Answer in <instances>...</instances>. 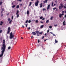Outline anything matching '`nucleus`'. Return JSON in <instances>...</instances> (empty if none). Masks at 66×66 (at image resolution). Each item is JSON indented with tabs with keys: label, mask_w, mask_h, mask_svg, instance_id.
Instances as JSON below:
<instances>
[{
	"label": "nucleus",
	"mask_w": 66,
	"mask_h": 66,
	"mask_svg": "<svg viewBox=\"0 0 66 66\" xmlns=\"http://www.w3.org/2000/svg\"><path fill=\"white\" fill-rule=\"evenodd\" d=\"M3 44L2 47H1V49H4L5 50V48H6V45H5V40L4 39L3 40Z\"/></svg>",
	"instance_id": "f257e3e1"
},
{
	"label": "nucleus",
	"mask_w": 66,
	"mask_h": 66,
	"mask_svg": "<svg viewBox=\"0 0 66 66\" xmlns=\"http://www.w3.org/2000/svg\"><path fill=\"white\" fill-rule=\"evenodd\" d=\"M14 35H15V33H12V32H11L10 34V38L12 39L14 37Z\"/></svg>",
	"instance_id": "f03ea898"
},
{
	"label": "nucleus",
	"mask_w": 66,
	"mask_h": 66,
	"mask_svg": "<svg viewBox=\"0 0 66 66\" xmlns=\"http://www.w3.org/2000/svg\"><path fill=\"white\" fill-rule=\"evenodd\" d=\"M2 50L1 52L2 53L0 55V57H2L3 56V55L4 54V52H5V50H4V49H2V48H1Z\"/></svg>",
	"instance_id": "7ed1b4c3"
},
{
	"label": "nucleus",
	"mask_w": 66,
	"mask_h": 66,
	"mask_svg": "<svg viewBox=\"0 0 66 66\" xmlns=\"http://www.w3.org/2000/svg\"><path fill=\"white\" fill-rule=\"evenodd\" d=\"M36 33L37 34V35L38 36H39V35H38V34H39V35H40V34H43V32H40L39 31H36Z\"/></svg>",
	"instance_id": "20e7f679"
},
{
	"label": "nucleus",
	"mask_w": 66,
	"mask_h": 66,
	"mask_svg": "<svg viewBox=\"0 0 66 66\" xmlns=\"http://www.w3.org/2000/svg\"><path fill=\"white\" fill-rule=\"evenodd\" d=\"M60 5L61 6H59V10H61L62 9V7H63V6L62 4H61Z\"/></svg>",
	"instance_id": "39448f33"
},
{
	"label": "nucleus",
	"mask_w": 66,
	"mask_h": 66,
	"mask_svg": "<svg viewBox=\"0 0 66 66\" xmlns=\"http://www.w3.org/2000/svg\"><path fill=\"white\" fill-rule=\"evenodd\" d=\"M38 3H39V1H37L36 2H35V6H38Z\"/></svg>",
	"instance_id": "423d86ee"
},
{
	"label": "nucleus",
	"mask_w": 66,
	"mask_h": 66,
	"mask_svg": "<svg viewBox=\"0 0 66 66\" xmlns=\"http://www.w3.org/2000/svg\"><path fill=\"white\" fill-rule=\"evenodd\" d=\"M10 27H9L8 28V31L7 32V34H9L10 32Z\"/></svg>",
	"instance_id": "0eeeda50"
},
{
	"label": "nucleus",
	"mask_w": 66,
	"mask_h": 66,
	"mask_svg": "<svg viewBox=\"0 0 66 66\" xmlns=\"http://www.w3.org/2000/svg\"><path fill=\"white\" fill-rule=\"evenodd\" d=\"M50 5H48L47 6V9L48 10H49V9H50Z\"/></svg>",
	"instance_id": "6e6552de"
},
{
	"label": "nucleus",
	"mask_w": 66,
	"mask_h": 66,
	"mask_svg": "<svg viewBox=\"0 0 66 66\" xmlns=\"http://www.w3.org/2000/svg\"><path fill=\"white\" fill-rule=\"evenodd\" d=\"M32 34H33V35H36V32L33 31L32 32Z\"/></svg>",
	"instance_id": "1a4fd4ad"
},
{
	"label": "nucleus",
	"mask_w": 66,
	"mask_h": 66,
	"mask_svg": "<svg viewBox=\"0 0 66 66\" xmlns=\"http://www.w3.org/2000/svg\"><path fill=\"white\" fill-rule=\"evenodd\" d=\"M40 7H43L42 3H41L40 4Z\"/></svg>",
	"instance_id": "9d476101"
},
{
	"label": "nucleus",
	"mask_w": 66,
	"mask_h": 66,
	"mask_svg": "<svg viewBox=\"0 0 66 66\" xmlns=\"http://www.w3.org/2000/svg\"><path fill=\"white\" fill-rule=\"evenodd\" d=\"M3 24V22L2 21L1 22V23H0V26H2V24Z\"/></svg>",
	"instance_id": "9b49d317"
},
{
	"label": "nucleus",
	"mask_w": 66,
	"mask_h": 66,
	"mask_svg": "<svg viewBox=\"0 0 66 66\" xmlns=\"http://www.w3.org/2000/svg\"><path fill=\"white\" fill-rule=\"evenodd\" d=\"M47 1H48V0H46L45 1H44V3H47Z\"/></svg>",
	"instance_id": "f8f14e48"
},
{
	"label": "nucleus",
	"mask_w": 66,
	"mask_h": 66,
	"mask_svg": "<svg viewBox=\"0 0 66 66\" xmlns=\"http://www.w3.org/2000/svg\"><path fill=\"white\" fill-rule=\"evenodd\" d=\"M29 11H27V15H29Z\"/></svg>",
	"instance_id": "ddd939ff"
},
{
	"label": "nucleus",
	"mask_w": 66,
	"mask_h": 66,
	"mask_svg": "<svg viewBox=\"0 0 66 66\" xmlns=\"http://www.w3.org/2000/svg\"><path fill=\"white\" fill-rule=\"evenodd\" d=\"M62 15L61 14H60L59 15V17L60 18H62Z\"/></svg>",
	"instance_id": "4468645a"
},
{
	"label": "nucleus",
	"mask_w": 66,
	"mask_h": 66,
	"mask_svg": "<svg viewBox=\"0 0 66 66\" xmlns=\"http://www.w3.org/2000/svg\"><path fill=\"white\" fill-rule=\"evenodd\" d=\"M19 5H18L16 6V9H19Z\"/></svg>",
	"instance_id": "2eb2a0df"
},
{
	"label": "nucleus",
	"mask_w": 66,
	"mask_h": 66,
	"mask_svg": "<svg viewBox=\"0 0 66 66\" xmlns=\"http://www.w3.org/2000/svg\"><path fill=\"white\" fill-rule=\"evenodd\" d=\"M49 20H47L46 21V23H49Z\"/></svg>",
	"instance_id": "dca6fc26"
},
{
	"label": "nucleus",
	"mask_w": 66,
	"mask_h": 66,
	"mask_svg": "<svg viewBox=\"0 0 66 66\" xmlns=\"http://www.w3.org/2000/svg\"><path fill=\"white\" fill-rule=\"evenodd\" d=\"M44 25H41L40 27V28H43L44 27Z\"/></svg>",
	"instance_id": "f3484780"
},
{
	"label": "nucleus",
	"mask_w": 66,
	"mask_h": 66,
	"mask_svg": "<svg viewBox=\"0 0 66 66\" xmlns=\"http://www.w3.org/2000/svg\"><path fill=\"white\" fill-rule=\"evenodd\" d=\"M18 13H19V10H17L16 13V15H17Z\"/></svg>",
	"instance_id": "a211bd4d"
},
{
	"label": "nucleus",
	"mask_w": 66,
	"mask_h": 66,
	"mask_svg": "<svg viewBox=\"0 0 66 66\" xmlns=\"http://www.w3.org/2000/svg\"><path fill=\"white\" fill-rule=\"evenodd\" d=\"M3 3V2H2L0 1V5H2Z\"/></svg>",
	"instance_id": "6ab92c4d"
},
{
	"label": "nucleus",
	"mask_w": 66,
	"mask_h": 66,
	"mask_svg": "<svg viewBox=\"0 0 66 66\" xmlns=\"http://www.w3.org/2000/svg\"><path fill=\"white\" fill-rule=\"evenodd\" d=\"M12 20H11L10 21H9V23H10V24H11L12 23Z\"/></svg>",
	"instance_id": "aec40b11"
},
{
	"label": "nucleus",
	"mask_w": 66,
	"mask_h": 66,
	"mask_svg": "<svg viewBox=\"0 0 66 66\" xmlns=\"http://www.w3.org/2000/svg\"><path fill=\"white\" fill-rule=\"evenodd\" d=\"M55 43H57L58 42V41L57 40H56L55 39Z\"/></svg>",
	"instance_id": "412c9836"
},
{
	"label": "nucleus",
	"mask_w": 66,
	"mask_h": 66,
	"mask_svg": "<svg viewBox=\"0 0 66 66\" xmlns=\"http://www.w3.org/2000/svg\"><path fill=\"white\" fill-rule=\"evenodd\" d=\"M31 22V21L30 20H29L28 21V23H30Z\"/></svg>",
	"instance_id": "4be33fe9"
},
{
	"label": "nucleus",
	"mask_w": 66,
	"mask_h": 66,
	"mask_svg": "<svg viewBox=\"0 0 66 66\" xmlns=\"http://www.w3.org/2000/svg\"><path fill=\"white\" fill-rule=\"evenodd\" d=\"M11 47L10 46H9L8 47V50H10V49H11Z\"/></svg>",
	"instance_id": "5701e85b"
},
{
	"label": "nucleus",
	"mask_w": 66,
	"mask_h": 66,
	"mask_svg": "<svg viewBox=\"0 0 66 66\" xmlns=\"http://www.w3.org/2000/svg\"><path fill=\"white\" fill-rule=\"evenodd\" d=\"M15 6H16V5H13L12 6V8H14Z\"/></svg>",
	"instance_id": "b1692460"
},
{
	"label": "nucleus",
	"mask_w": 66,
	"mask_h": 66,
	"mask_svg": "<svg viewBox=\"0 0 66 66\" xmlns=\"http://www.w3.org/2000/svg\"><path fill=\"white\" fill-rule=\"evenodd\" d=\"M17 18H18V17H19V14H17Z\"/></svg>",
	"instance_id": "393cba45"
},
{
	"label": "nucleus",
	"mask_w": 66,
	"mask_h": 66,
	"mask_svg": "<svg viewBox=\"0 0 66 66\" xmlns=\"http://www.w3.org/2000/svg\"><path fill=\"white\" fill-rule=\"evenodd\" d=\"M8 21H11V19L10 18H9L8 19Z\"/></svg>",
	"instance_id": "a878e982"
},
{
	"label": "nucleus",
	"mask_w": 66,
	"mask_h": 66,
	"mask_svg": "<svg viewBox=\"0 0 66 66\" xmlns=\"http://www.w3.org/2000/svg\"><path fill=\"white\" fill-rule=\"evenodd\" d=\"M35 22L36 23H38V20H36L35 21Z\"/></svg>",
	"instance_id": "bb28decb"
},
{
	"label": "nucleus",
	"mask_w": 66,
	"mask_h": 66,
	"mask_svg": "<svg viewBox=\"0 0 66 66\" xmlns=\"http://www.w3.org/2000/svg\"><path fill=\"white\" fill-rule=\"evenodd\" d=\"M31 4H32V2H30L29 5V6H31Z\"/></svg>",
	"instance_id": "cd10ccee"
},
{
	"label": "nucleus",
	"mask_w": 66,
	"mask_h": 66,
	"mask_svg": "<svg viewBox=\"0 0 66 66\" xmlns=\"http://www.w3.org/2000/svg\"><path fill=\"white\" fill-rule=\"evenodd\" d=\"M53 19V16H52L50 18L51 20H52V19Z\"/></svg>",
	"instance_id": "c85d7f7f"
},
{
	"label": "nucleus",
	"mask_w": 66,
	"mask_h": 66,
	"mask_svg": "<svg viewBox=\"0 0 66 66\" xmlns=\"http://www.w3.org/2000/svg\"><path fill=\"white\" fill-rule=\"evenodd\" d=\"M28 20H27L25 22V23H28Z\"/></svg>",
	"instance_id": "c756f323"
},
{
	"label": "nucleus",
	"mask_w": 66,
	"mask_h": 66,
	"mask_svg": "<svg viewBox=\"0 0 66 66\" xmlns=\"http://www.w3.org/2000/svg\"><path fill=\"white\" fill-rule=\"evenodd\" d=\"M43 16H41L40 17V18L41 19H43Z\"/></svg>",
	"instance_id": "7c9ffc66"
},
{
	"label": "nucleus",
	"mask_w": 66,
	"mask_h": 66,
	"mask_svg": "<svg viewBox=\"0 0 66 66\" xmlns=\"http://www.w3.org/2000/svg\"><path fill=\"white\" fill-rule=\"evenodd\" d=\"M49 28L50 29H51V28H52V26H49Z\"/></svg>",
	"instance_id": "2f4dec72"
},
{
	"label": "nucleus",
	"mask_w": 66,
	"mask_h": 66,
	"mask_svg": "<svg viewBox=\"0 0 66 66\" xmlns=\"http://www.w3.org/2000/svg\"><path fill=\"white\" fill-rule=\"evenodd\" d=\"M54 26L55 27H57V24H54Z\"/></svg>",
	"instance_id": "473e14b6"
},
{
	"label": "nucleus",
	"mask_w": 66,
	"mask_h": 66,
	"mask_svg": "<svg viewBox=\"0 0 66 66\" xmlns=\"http://www.w3.org/2000/svg\"><path fill=\"white\" fill-rule=\"evenodd\" d=\"M53 2H52V6H53Z\"/></svg>",
	"instance_id": "72a5a7b5"
},
{
	"label": "nucleus",
	"mask_w": 66,
	"mask_h": 66,
	"mask_svg": "<svg viewBox=\"0 0 66 66\" xmlns=\"http://www.w3.org/2000/svg\"><path fill=\"white\" fill-rule=\"evenodd\" d=\"M43 10L44 11H46V9H45V8H44V9H43Z\"/></svg>",
	"instance_id": "f704fd0d"
},
{
	"label": "nucleus",
	"mask_w": 66,
	"mask_h": 66,
	"mask_svg": "<svg viewBox=\"0 0 66 66\" xmlns=\"http://www.w3.org/2000/svg\"><path fill=\"white\" fill-rule=\"evenodd\" d=\"M55 9H56V7H54V8H53V10H55Z\"/></svg>",
	"instance_id": "c9c22d12"
},
{
	"label": "nucleus",
	"mask_w": 66,
	"mask_h": 66,
	"mask_svg": "<svg viewBox=\"0 0 66 66\" xmlns=\"http://www.w3.org/2000/svg\"><path fill=\"white\" fill-rule=\"evenodd\" d=\"M44 37H45L44 36H43L42 37V39H44Z\"/></svg>",
	"instance_id": "e433bc0d"
},
{
	"label": "nucleus",
	"mask_w": 66,
	"mask_h": 66,
	"mask_svg": "<svg viewBox=\"0 0 66 66\" xmlns=\"http://www.w3.org/2000/svg\"><path fill=\"white\" fill-rule=\"evenodd\" d=\"M26 27H27V26H28V24H26Z\"/></svg>",
	"instance_id": "4c0bfd02"
},
{
	"label": "nucleus",
	"mask_w": 66,
	"mask_h": 66,
	"mask_svg": "<svg viewBox=\"0 0 66 66\" xmlns=\"http://www.w3.org/2000/svg\"><path fill=\"white\" fill-rule=\"evenodd\" d=\"M2 11H4V9L2 8Z\"/></svg>",
	"instance_id": "58836bf2"
},
{
	"label": "nucleus",
	"mask_w": 66,
	"mask_h": 66,
	"mask_svg": "<svg viewBox=\"0 0 66 66\" xmlns=\"http://www.w3.org/2000/svg\"><path fill=\"white\" fill-rule=\"evenodd\" d=\"M18 1H20V2H21V1H22V0H17Z\"/></svg>",
	"instance_id": "ea45409f"
},
{
	"label": "nucleus",
	"mask_w": 66,
	"mask_h": 66,
	"mask_svg": "<svg viewBox=\"0 0 66 66\" xmlns=\"http://www.w3.org/2000/svg\"><path fill=\"white\" fill-rule=\"evenodd\" d=\"M38 43L40 42V41H39V40H38Z\"/></svg>",
	"instance_id": "a19ab883"
},
{
	"label": "nucleus",
	"mask_w": 66,
	"mask_h": 66,
	"mask_svg": "<svg viewBox=\"0 0 66 66\" xmlns=\"http://www.w3.org/2000/svg\"><path fill=\"white\" fill-rule=\"evenodd\" d=\"M64 7V9H66V7L65 6H63Z\"/></svg>",
	"instance_id": "79ce46f5"
},
{
	"label": "nucleus",
	"mask_w": 66,
	"mask_h": 66,
	"mask_svg": "<svg viewBox=\"0 0 66 66\" xmlns=\"http://www.w3.org/2000/svg\"><path fill=\"white\" fill-rule=\"evenodd\" d=\"M49 30H47V33H49Z\"/></svg>",
	"instance_id": "37998d69"
},
{
	"label": "nucleus",
	"mask_w": 66,
	"mask_h": 66,
	"mask_svg": "<svg viewBox=\"0 0 66 66\" xmlns=\"http://www.w3.org/2000/svg\"><path fill=\"white\" fill-rule=\"evenodd\" d=\"M63 26H65L66 25V24L65 23H63Z\"/></svg>",
	"instance_id": "c03bdc74"
},
{
	"label": "nucleus",
	"mask_w": 66,
	"mask_h": 66,
	"mask_svg": "<svg viewBox=\"0 0 66 66\" xmlns=\"http://www.w3.org/2000/svg\"><path fill=\"white\" fill-rule=\"evenodd\" d=\"M13 17H14V16H12V19H13Z\"/></svg>",
	"instance_id": "a18cd8bd"
},
{
	"label": "nucleus",
	"mask_w": 66,
	"mask_h": 66,
	"mask_svg": "<svg viewBox=\"0 0 66 66\" xmlns=\"http://www.w3.org/2000/svg\"><path fill=\"white\" fill-rule=\"evenodd\" d=\"M40 22L41 23H44V22L42 21H40Z\"/></svg>",
	"instance_id": "49530a36"
},
{
	"label": "nucleus",
	"mask_w": 66,
	"mask_h": 66,
	"mask_svg": "<svg viewBox=\"0 0 66 66\" xmlns=\"http://www.w3.org/2000/svg\"><path fill=\"white\" fill-rule=\"evenodd\" d=\"M62 13H65V12H64V11H62Z\"/></svg>",
	"instance_id": "de8ad7c7"
},
{
	"label": "nucleus",
	"mask_w": 66,
	"mask_h": 66,
	"mask_svg": "<svg viewBox=\"0 0 66 66\" xmlns=\"http://www.w3.org/2000/svg\"><path fill=\"white\" fill-rule=\"evenodd\" d=\"M20 5L21 6H22V4H21Z\"/></svg>",
	"instance_id": "09e8293b"
},
{
	"label": "nucleus",
	"mask_w": 66,
	"mask_h": 66,
	"mask_svg": "<svg viewBox=\"0 0 66 66\" xmlns=\"http://www.w3.org/2000/svg\"><path fill=\"white\" fill-rule=\"evenodd\" d=\"M2 32V30H1L0 31V33H1Z\"/></svg>",
	"instance_id": "8fccbe9b"
},
{
	"label": "nucleus",
	"mask_w": 66,
	"mask_h": 66,
	"mask_svg": "<svg viewBox=\"0 0 66 66\" xmlns=\"http://www.w3.org/2000/svg\"><path fill=\"white\" fill-rule=\"evenodd\" d=\"M65 21H64L63 22V23H65Z\"/></svg>",
	"instance_id": "3c124183"
},
{
	"label": "nucleus",
	"mask_w": 66,
	"mask_h": 66,
	"mask_svg": "<svg viewBox=\"0 0 66 66\" xmlns=\"http://www.w3.org/2000/svg\"><path fill=\"white\" fill-rule=\"evenodd\" d=\"M63 16L64 15V13H62V14H61Z\"/></svg>",
	"instance_id": "603ef678"
},
{
	"label": "nucleus",
	"mask_w": 66,
	"mask_h": 66,
	"mask_svg": "<svg viewBox=\"0 0 66 66\" xmlns=\"http://www.w3.org/2000/svg\"><path fill=\"white\" fill-rule=\"evenodd\" d=\"M28 29H29V30H30V27H29Z\"/></svg>",
	"instance_id": "864d4df0"
},
{
	"label": "nucleus",
	"mask_w": 66,
	"mask_h": 66,
	"mask_svg": "<svg viewBox=\"0 0 66 66\" xmlns=\"http://www.w3.org/2000/svg\"><path fill=\"white\" fill-rule=\"evenodd\" d=\"M45 20V18H44L42 19V20Z\"/></svg>",
	"instance_id": "5fc2aeb1"
},
{
	"label": "nucleus",
	"mask_w": 66,
	"mask_h": 66,
	"mask_svg": "<svg viewBox=\"0 0 66 66\" xmlns=\"http://www.w3.org/2000/svg\"><path fill=\"white\" fill-rule=\"evenodd\" d=\"M50 33H51V34H53V33L51 32H50Z\"/></svg>",
	"instance_id": "6e6d98bb"
},
{
	"label": "nucleus",
	"mask_w": 66,
	"mask_h": 66,
	"mask_svg": "<svg viewBox=\"0 0 66 66\" xmlns=\"http://www.w3.org/2000/svg\"><path fill=\"white\" fill-rule=\"evenodd\" d=\"M53 36H55V35L54 34H53Z\"/></svg>",
	"instance_id": "4d7b16f0"
},
{
	"label": "nucleus",
	"mask_w": 66,
	"mask_h": 66,
	"mask_svg": "<svg viewBox=\"0 0 66 66\" xmlns=\"http://www.w3.org/2000/svg\"><path fill=\"white\" fill-rule=\"evenodd\" d=\"M56 5V4H54L53 5V6H55V5Z\"/></svg>",
	"instance_id": "13d9d810"
},
{
	"label": "nucleus",
	"mask_w": 66,
	"mask_h": 66,
	"mask_svg": "<svg viewBox=\"0 0 66 66\" xmlns=\"http://www.w3.org/2000/svg\"><path fill=\"white\" fill-rule=\"evenodd\" d=\"M22 28H24V26H23V25L22 26Z\"/></svg>",
	"instance_id": "bf43d9fd"
},
{
	"label": "nucleus",
	"mask_w": 66,
	"mask_h": 66,
	"mask_svg": "<svg viewBox=\"0 0 66 66\" xmlns=\"http://www.w3.org/2000/svg\"><path fill=\"white\" fill-rule=\"evenodd\" d=\"M64 17H65V18H66V14H65V16H64Z\"/></svg>",
	"instance_id": "052dcab7"
},
{
	"label": "nucleus",
	"mask_w": 66,
	"mask_h": 66,
	"mask_svg": "<svg viewBox=\"0 0 66 66\" xmlns=\"http://www.w3.org/2000/svg\"><path fill=\"white\" fill-rule=\"evenodd\" d=\"M3 16V14H2L1 15V16L2 17Z\"/></svg>",
	"instance_id": "680f3d73"
},
{
	"label": "nucleus",
	"mask_w": 66,
	"mask_h": 66,
	"mask_svg": "<svg viewBox=\"0 0 66 66\" xmlns=\"http://www.w3.org/2000/svg\"><path fill=\"white\" fill-rule=\"evenodd\" d=\"M32 21H35V20H32Z\"/></svg>",
	"instance_id": "e2e57ef3"
},
{
	"label": "nucleus",
	"mask_w": 66,
	"mask_h": 66,
	"mask_svg": "<svg viewBox=\"0 0 66 66\" xmlns=\"http://www.w3.org/2000/svg\"><path fill=\"white\" fill-rule=\"evenodd\" d=\"M31 38H33V36H31Z\"/></svg>",
	"instance_id": "0e129e2a"
},
{
	"label": "nucleus",
	"mask_w": 66,
	"mask_h": 66,
	"mask_svg": "<svg viewBox=\"0 0 66 66\" xmlns=\"http://www.w3.org/2000/svg\"><path fill=\"white\" fill-rule=\"evenodd\" d=\"M46 39L44 40V42H46Z\"/></svg>",
	"instance_id": "69168bd1"
},
{
	"label": "nucleus",
	"mask_w": 66,
	"mask_h": 66,
	"mask_svg": "<svg viewBox=\"0 0 66 66\" xmlns=\"http://www.w3.org/2000/svg\"><path fill=\"white\" fill-rule=\"evenodd\" d=\"M21 39H23V38H22V37H21Z\"/></svg>",
	"instance_id": "338daca9"
},
{
	"label": "nucleus",
	"mask_w": 66,
	"mask_h": 66,
	"mask_svg": "<svg viewBox=\"0 0 66 66\" xmlns=\"http://www.w3.org/2000/svg\"><path fill=\"white\" fill-rule=\"evenodd\" d=\"M45 36H46V34H45Z\"/></svg>",
	"instance_id": "774afa93"
}]
</instances>
